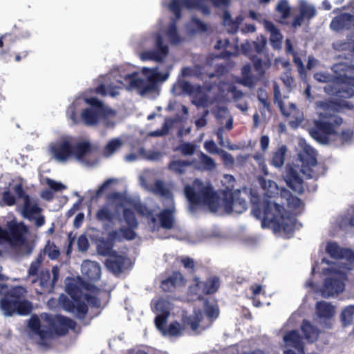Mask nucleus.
Here are the masks:
<instances>
[{
    "label": "nucleus",
    "mask_w": 354,
    "mask_h": 354,
    "mask_svg": "<svg viewBox=\"0 0 354 354\" xmlns=\"http://www.w3.org/2000/svg\"><path fill=\"white\" fill-rule=\"evenodd\" d=\"M252 212L254 217L261 219L263 228H271L274 234L282 231L289 235L294 232V224L284 207L268 198L254 205Z\"/></svg>",
    "instance_id": "1"
},
{
    "label": "nucleus",
    "mask_w": 354,
    "mask_h": 354,
    "mask_svg": "<svg viewBox=\"0 0 354 354\" xmlns=\"http://www.w3.org/2000/svg\"><path fill=\"white\" fill-rule=\"evenodd\" d=\"M76 326L77 323L68 317L47 313H41L40 318L35 315H32L28 324L29 329L41 340L53 336H65L70 330H74Z\"/></svg>",
    "instance_id": "2"
},
{
    "label": "nucleus",
    "mask_w": 354,
    "mask_h": 354,
    "mask_svg": "<svg viewBox=\"0 0 354 354\" xmlns=\"http://www.w3.org/2000/svg\"><path fill=\"white\" fill-rule=\"evenodd\" d=\"M185 195L192 205L207 206L212 211L216 212L220 207V198L211 184L205 185L199 179H195L193 185H186Z\"/></svg>",
    "instance_id": "3"
},
{
    "label": "nucleus",
    "mask_w": 354,
    "mask_h": 354,
    "mask_svg": "<svg viewBox=\"0 0 354 354\" xmlns=\"http://www.w3.org/2000/svg\"><path fill=\"white\" fill-rule=\"evenodd\" d=\"M25 292L26 289L18 286L4 294L0 299V308L5 316L27 315L31 313L32 306L30 301L24 299Z\"/></svg>",
    "instance_id": "4"
},
{
    "label": "nucleus",
    "mask_w": 354,
    "mask_h": 354,
    "mask_svg": "<svg viewBox=\"0 0 354 354\" xmlns=\"http://www.w3.org/2000/svg\"><path fill=\"white\" fill-rule=\"evenodd\" d=\"M266 44V38L261 35L255 41L247 42L243 46L244 53L252 62L254 69L260 78L265 76L266 70L271 66V59Z\"/></svg>",
    "instance_id": "5"
},
{
    "label": "nucleus",
    "mask_w": 354,
    "mask_h": 354,
    "mask_svg": "<svg viewBox=\"0 0 354 354\" xmlns=\"http://www.w3.org/2000/svg\"><path fill=\"white\" fill-rule=\"evenodd\" d=\"M142 73L147 77V80L138 77L137 72L127 74L124 77V80L129 83V88L138 89L142 95L156 91L158 82H164L169 77V73H160L158 68L144 67Z\"/></svg>",
    "instance_id": "6"
},
{
    "label": "nucleus",
    "mask_w": 354,
    "mask_h": 354,
    "mask_svg": "<svg viewBox=\"0 0 354 354\" xmlns=\"http://www.w3.org/2000/svg\"><path fill=\"white\" fill-rule=\"evenodd\" d=\"M66 292L71 299L64 294H61L58 298L59 305L65 311L74 313L78 319H84L88 313V308L82 299L84 295L81 290L75 285H69L66 287Z\"/></svg>",
    "instance_id": "7"
},
{
    "label": "nucleus",
    "mask_w": 354,
    "mask_h": 354,
    "mask_svg": "<svg viewBox=\"0 0 354 354\" xmlns=\"http://www.w3.org/2000/svg\"><path fill=\"white\" fill-rule=\"evenodd\" d=\"M299 158L301 162L300 171L307 179L317 180L321 175L326 172L324 167L317 163V153L310 146L305 147L299 153Z\"/></svg>",
    "instance_id": "8"
},
{
    "label": "nucleus",
    "mask_w": 354,
    "mask_h": 354,
    "mask_svg": "<svg viewBox=\"0 0 354 354\" xmlns=\"http://www.w3.org/2000/svg\"><path fill=\"white\" fill-rule=\"evenodd\" d=\"M194 284L189 286V291L192 295L198 296L201 299L203 295H212L215 293L221 285L220 279L217 276H211L205 281H201L198 277H194Z\"/></svg>",
    "instance_id": "9"
},
{
    "label": "nucleus",
    "mask_w": 354,
    "mask_h": 354,
    "mask_svg": "<svg viewBox=\"0 0 354 354\" xmlns=\"http://www.w3.org/2000/svg\"><path fill=\"white\" fill-rule=\"evenodd\" d=\"M8 227V243L12 247H19L25 245L28 248L27 254H29L32 252V249L28 247L25 234L28 230L27 226L22 222L21 223H10Z\"/></svg>",
    "instance_id": "10"
},
{
    "label": "nucleus",
    "mask_w": 354,
    "mask_h": 354,
    "mask_svg": "<svg viewBox=\"0 0 354 354\" xmlns=\"http://www.w3.org/2000/svg\"><path fill=\"white\" fill-rule=\"evenodd\" d=\"M344 279L345 276L342 273H335L326 278L321 288L322 296L328 298L342 292L345 288Z\"/></svg>",
    "instance_id": "11"
},
{
    "label": "nucleus",
    "mask_w": 354,
    "mask_h": 354,
    "mask_svg": "<svg viewBox=\"0 0 354 354\" xmlns=\"http://www.w3.org/2000/svg\"><path fill=\"white\" fill-rule=\"evenodd\" d=\"M310 136L322 144H327L329 142L330 135H337L333 124L323 121L315 120L313 127L309 130Z\"/></svg>",
    "instance_id": "12"
},
{
    "label": "nucleus",
    "mask_w": 354,
    "mask_h": 354,
    "mask_svg": "<svg viewBox=\"0 0 354 354\" xmlns=\"http://www.w3.org/2000/svg\"><path fill=\"white\" fill-rule=\"evenodd\" d=\"M169 54V47L163 42L162 37L157 35L155 49L143 51L140 57L142 60H153L161 62Z\"/></svg>",
    "instance_id": "13"
},
{
    "label": "nucleus",
    "mask_w": 354,
    "mask_h": 354,
    "mask_svg": "<svg viewBox=\"0 0 354 354\" xmlns=\"http://www.w3.org/2000/svg\"><path fill=\"white\" fill-rule=\"evenodd\" d=\"M333 71L336 74L333 77L335 84H348L354 86V66L346 63L335 64Z\"/></svg>",
    "instance_id": "14"
},
{
    "label": "nucleus",
    "mask_w": 354,
    "mask_h": 354,
    "mask_svg": "<svg viewBox=\"0 0 354 354\" xmlns=\"http://www.w3.org/2000/svg\"><path fill=\"white\" fill-rule=\"evenodd\" d=\"M51 277L50 273L48 269H41L39 272L38 280L41 290L44 292H51L55 286L56 282L58 280L59 276V268L57 266H55L52 268Z\"/></svg>",
    "instance_id": "15"
},
{
    "label": "nucleus",
    "mask_w": 354,
    "mask_h": 354,
    "mask_svg": "<svg viewBox=\"0 0 354 354\" xmlns=\"http://www.w3.org/2000/svg\"><path fill=\"white\" fill-rule=\"evenodd\" d=\"M50 151L53 156L61 162L73 157V145L68 139H63L51 145Z\"/></svg>",
    "instance_id": "16"
},
{
    "label": "nucleus",
    "mask_w": 354,
    "mask_h": 354,
    "mask_svg": "<svg viewBox=\"0 0 354 354\" xmlns=\"http://www.w3.org/2000/svg\"><path fill=\"white\" fill-rule=\"evenodd\" d=\"M284 180L291 189L298 194L304 192V180L300 176L297 168L287 165L284 173Z\"/></svg>",
    "instance_id": "17"
},
{
    "label": "nucleus",
    "mask_w": 354,
    "mask_h": 354,
    "mask_svg": "<svg viewBox=\"0 0 354 354\" xmlns=\"http://www.w3.org/2000/svg\"><path fill=\"white\" fill-rule=\"evenodd\" d=\"M183 283V274L179 271H174L170 276L161 281L160 287L165 292H174L177 287Z\"/></svg>",
    "instance_id": "18"
},
{
    "label": "nucleus",
    "mask_w": 354,
    "mask_h": 354,
    "mask_svg": "<svg viewBox=\"0 0 354 354\" xmlns=\"http://www.w3.org/2000/svg\"><path fill=\"white\" fill-rule=\"evenodd\" d=\"M93 150L94 147L89 140H81L73 145V157L80 161H83L85 157L93 153Z\"/></svg>",
    "instance_id": "19"
},
{
    "label": "nucleus",
    "mask_w": 354,
    "mask_h": 354,
    "mask_svg": "<svg viewBox=\"0 0 354 354\" xmlns=\"http://www.w3.org/2000/svg\"><path fill=\"white\" fill-rule=\"evenodd\" d=\"M354 26V15L350 13H342L334 17L330 24L332 30L340 31L344 29H350Z\"/></svg>",
    "instance_id": "20"
},
{
    "label": "nucleus",
    "mask_w": 354,
    "mask_h": 354,
    "mask_svg": "<svg viewBox=\"0 0 354 354\" xmlns=\"http://www.w3.org/2000/svg\"><path fill=\"white\" fill-rule=\"evenodd\" d=\"M106 114V113L86 108L82 111L81 120L86 126H95L105 117Z\"/></svg>",
    "instance_id": "21"
},
{
    "label": "nucleus",
    "mask_w": 354,
    "mask_h": 354,
    "mask_svg": "<svg viewBox=\"0 0 354 354\" xmlns=\"http://www.w3.org/2000/svg\"><path fill=\"white\" fill-rule=\"evenodd\" d=\"M265 28L270 33V42L274 49H279L281 46L283 36L278 28L270 21H265Z\"/></svg>",
    "instance_id": "22"
},
{
    "label": "nucleus",
    "mask_w": 354,
    "mask_h": 354,
    "mask_svg": "<svg viewBox=\"0 0 354 354\" xmlns=\"http://www.w3.org/2000/svg\"><path fill=\"white\" fill-rule=\"evenodd\" d=\"M111 257H113V258L106 261L107 268L115 274L121 273L124 267L127 258L122 255L117 254L115 251L113 252V254H111Z\"/></svg>",
    "instance_id": "23"
},
{
    "label": "nucleus",
    "mask_w": 354,
    "mask_h": 354,
    "mask_svg": "<svg viewBox=\"0 0 354 354\" xmlns=\"http://www.w3.org/2000/svg\"><path fill=\"white\" fill-rule=\"evenodd\" d=\"M301 330L308 342L313 343L317 340L320 331L310 321L307 319L303 320Z\"/></svg>",
    "instance_id": "24"
},
{
    "label": "nucleus",
    "mask_w": 354,
    "mask_h": 354,
    "mask_svg": "<svg viewBox=\"0 0 354 354\" xmlns=\"http://www.w3.org/2000/svg\"><path fill=\"white\" fill-rule=\"evenodd\" d=\"M283 340L288 346L297 349L298 351H302L304 348L301 337L298 331L292 330L286 333Z\"/></svg>",
    "instance_id": "25"
},
{
    "label": "nucleus",
    "mask_w": 354,
    "mask_h": 354,
    "mask_svg": "<svg viewBox=\"0 0 354 354\" xmlns=\"http://www.w3.org/2000/svg\"><path fill=\"white\" fill-rule=\"evenodd\" d=\"M100 267L96 262L88 261L82 266V273L90 281L97 280L100 277Z\"/></svg>",
    "instance_id": "26"
},
{
    "label": "nucleus",
    "mask_w": 354,
    "mask_h": 354,
    "mask_svg": "<svg viewBox=\"0 0 354 354\" xmlns=\"http://www.w3.org/2000/svg\"><path fill=\"white\" fill-rule=\"evenodd\" d=\"M174 209L171 208L163 209L157 215L160 221L161 227L166 230H170L174 227Z\"/></svg>",
    "instance_id": "27"
},
{
    "label": "nucleus",
    "mask_w": 354,
    "mask_h": 354,
    "mask_svg": "<svg viewBox=\"0 0 354 354\" xmlns=\"http://www.w3.org/2000/svg\"><path fill=\"white\" fill-rule=\"evenodd\" d=\"M316 312L320 318L330 319L335 313L334 306L325 301H317L316 304Z\"/></svg>",
    "instance_id": "28"
},
{
    "label": "nucleus",
    "mask_w": 354,
    "mask_h": 354,
    "mask_svg": "<svg viewBox=\"0 0 354 354\" xmlns=\"http://www.w3.org/2000/svg\"><path fill=\"white\" fill-rule=\"evenodd\" d=\"M332 88L333 93L339 99H349L354 95V86L348 84H335Z\"/></svg>",
    "instance_id": "29"
},
{
    "label": "nucleus",
    "mask_w": 354,
    "mask_h": 354,
    "mask_svg": "<svg viewBox=\"0 0 354 354\" xmlns=\"http://www.w3.org/2000/svg\"><path fill=\"white\" fill-rule=\"evenodd\" d=\"M287 152V147L286 145H281L277 149L272 152L270 158L269 159V164L276 168H281L285 160L286 153Z\"/></svg>",
    "instance_id": "30"
},
{
    "label": "nucleus",
    "mask_w": 354,
    "mask_h": 354,
    "mask_svg": "<svg viewBox=\"0 0 354 354\" xmlns=\"http://www.w3.org/2000/svg\"><path fill=\"white\" fill-rule=\"evenodd\" d=\"M41 211L42 209L36 201L32 203L30 196H26V201H24L22 211L25 218L31 220L33 218L34 214H39Z\"/></svg>",
    "instance_id": "31"
},
{
    "label": "nucleus",
    "mask_w": 354,
    "mask_h": 354,
    "mask_svg": "<svg viewBox=\"0 0 354 354\" xmlns=\"http://www.w3.org/2000/svg\"><path fill=\"white\" fill-rule=\"evenodd\" d=\"M278 105L280 108V111L281 113L286 116V117H290L292 115L293 118H295V120H292L290 122V124L293 126V124H295L296 125L298 124L299 122H301V118H298V109H297L296 106L290 103L288 106V109H286L284 106L283 102L282 101L277 102Z\"/></svg>",
    "instance_id": "32"
},
{
    "label": "nucleus",
    "mask_w": 354,
    "mask_h": 354,
    "mask_svg": "<svg viewBox=\"0 0 354 354\" xmlns=\"http://www.w3.org/2000/svg\"><path fill=\"white\" fill-rule=\"evenodd\" d=\"M326 251L331 258L341 259L344 258L348 250L340 248L335 242H330L326 245Z\"/></svg>",
    "instance_id": "33"
},
{
    "label": "nucleus",
    "mask_w": 354,
    "mask_h": 354,
    "mask_svg": "<svg viewBox=\"0 0 354 354\" xmlns=\"http://www.w3.org/2000/svg\"><path fill=\"white\" fill-rule=\"evenodd\" d=\"M282 198H286L288 207L292 210L299 209L303 205L301 200L297 196H293L290 191L283 189L281 191Z\"/></svg>",
    "instance_id": "34"
},
{
    "label": "nucleus",
    "mask_w": 354,
    "mask_h": 354,
    "mask_svg": "<svg viewBox=\"0 0 354 354\" xmlns=\"http://www.w3.org/2000/svg\"><path fill=\"white\" fill-rule=\"evenodd\" d=\"M258 180L261 188L266 191V194L268 198H271L275 193L277 194L278 185L274 181L266 180L263 176H259Z\"/></svg>",
    "instance_id": "35"
},
{
    "label": "nucleus",
    "mask_w": 354,
    "mask_h": 354,
    "mask_svg": "<svg viewBox=\"0 0 354 354\" xmlns=\"http://www.w3.org/2000/svg\"><path fill=\"white\" fill-rule=\"evenodd\" d=\"M317 106L325 111H337V106H342L348 109H353L354 108L353 104L348 102H317Z\"/></svg>",
    "instance_id": "36"
},
{
    "label": "nucleus",
    "mask_w": 354,
    "mask_h": 354,
    "mask_svg": "<svg viewBox=\"0 0 354 354\" xmlns=\"http://www.w3.org/2000/svg\"><path fill=\"white\" fill-rule=\"evenodd\" d=\"M191 165L192 162L189 160H171L168 165V169L175 174H183L185 172L186 168Z\"/></svg>",
    "instance_id": "37"
},
{
    "label": "nucleus",
    "mask_w": 354,
    "mask_h": 354,
    "mask_svg": "<svg viewBox=\"0 0 354 354\" xmlns=\"http://www.w3.org/2000/svg\"><path fill=\"white\" fill-rule=\"evenodd\" d=\"M152 192L155 194L159 195L167 199L172 198L171 192L165 186V183L162 180H158L154 183L152 187Z\"/></svg>",
    "instance_id": "38"
},
{
    "label": "nucleus",
    "mask_w": 354,
    "mask_h": 354,
    "mask_svg": "<svg viewBox=\"0 0 354 354\" xmlns=\"http://www.w3.org/2000/svg\"><path fill=\"white\" fill-rule=\"evenodd\" d=\"M95 217L99 221H108L111 223L115 218V214L107 207L103 206L97 211Z\"/></svg>",
    "instance_id": "39"
},
{
    "label": "nucleus",
    "mask_w": 354,
    "mask_h": 354,
    "mask_svg": "<svg viewBox=\"0 0 354 354\" xmlns=\"http://www.w3.org/2000/svg\"><path fill=\"white\" fill-rule=\"evenodd\" d=\"M122 140L119 138H113L109 140L104 147V154L106 157H109L113 154L122 145Z\"/></svg>",
    "instance_id": "40"
},
{
    "label": "nucleus",
    "mask_w": 354,
    "mask_h": 354,
    "mask_svg": "<svg viewBox=\"0 0 354 354\" xmlns=\"http://www.w3.org/2000/svg\"><path fill=\"white\" fill-rule=\"evenodd\" d=\"M203 319V315L201 310H194V314L187 318L185 323L190 326L192 330H196Z\"/></svg>",
    "instance_id": "41"
},
{
    "label": "nucleus",
    "mask_w": 354,
    "mask_h": 354,
    "mask_svg": "<svg viewBox=\"0 0 354 354\" xmlns=\"http://www.w3.org/2000/svg\"><path fill=\"white\" fill-rule=\"evenodd\" d=\"M127 204L133 207L134 209L141 216H145L147 217L151 216L153 212L149 209L147 207L140 202H136L132 198L127 200Z\"/></svg>",
    "instance_id": "42"
},
{
    "label": "nucleus",
    "mask_w": 354,
    "mask_h": 354,
    "mask_svg": "<svg viewBox=\"0 0 354 354\" xmlns=\"http://www.w3.org/2000/svg\"><path fill=\"white\" fill-rule=\"evenodd\" d=\"M222 202L225 212L227 214L232 213L233 212L234 199V194L231 191H224L223 192Z\"/></svg>",
    "instance_id": "43"
},
{
    "label": "nucleus",
    "mask_w": 354,
    "mask_h": 354,
    "mask_svg": "<svg viewBox=\"0 0 354 354\" xmlns=\"http://www.w3.org/2000/svg\"><path fill=\"white\" fill-rule=\"evenodd\" d=\"M354 305H350L345 307L340 315L341 322L344 326L350 325L353 319Z\"/></svg>",
    "instance_id": "44"
},
{
    "label": "nucleus",
    "mask_w": 354,
    "mask_h": 354,
    "mask_svg": "<svg viewBox=\"0 0 354 354\" xmlns=\"http://www.w3.org/2000/svg\"><path fill=\"white\" fill-rule=\"evenodd\" d=\"M122 215L124 221L127 226L131 227H138V221L136 218L134 212L131 209L124 208Z\"/></svg>",
    "instance_id": "45"
},
{
    "label": "nucleus",
    "mask_w": 354,
    "mask_h": 354,
    "mask_svg": "<svg viewBox=\"0 0 354 354\" xmlns=\"http://www.w3.org/2000/svg\"><path fill=\"white\" fill-rule=\"evenodd\" d=\"M199 159L200 163L205 170L212 171L216 167L214 160L203 152L199 155Z\"/></svg>",
    "instance_id": "46"
},
{
    "label": "nucleus",
    "mask_w": 354,
    "mask_h": 354,
    "mask_svg": "<svg viewBox=\"0 0 354 354\" xmlns=\"http://www.w3.org/2000/svg\"><path fill=\"white\" fill-rule=\"evenodd\" d=\"M153 309L160 314L169 315V302L164 298H160L154 303Z\"/></svg>",
    "instance_id": "47"
},
{
    "label": "nucleus",
    "mask_w": 354,
    "mask_h": 354,
    "mask_svg": "<svg viewBox=\"0 0 354 354\" xmlns=\"http://www.w3.org/2000/svg\"><path fill=\"white\" fill-rule=\"evenodd\" d=\"M258 100L262 104V107L259 108L262 115L265 114L266 111H271V104L268 100V94L266 92L259 93Z\"/></svg>",
    "instance_id": "48"
},
{
    "label": "nucleus",
    "mask_w": 354,
    "mask_h": 354,
    "mask_svg": "<svg viewBox=\"0 0 354 354\" xmlns=\"http://www.w3.org/2000/svg\"><path fill=\"white\" fill-rule=\"evenodd\" d=\"M196 145L190 142H183L180 144L176 150L180 151L183 156H192L196 151Z\"/></svg>",
    "instance_id": "49"
},
{
    "label": "nucleus",
    "mask_w": 354,
    "mask_h": 354,
    "mask_svg": "<svg viewBox=\"0 0 354 354\" xmlns=\"http://www.w3.org/2000/svg\"><path fill=\"white\" fill-rule=\"evenodd\" d=\"M86 102L91 107L88 109H95L103 113H106V108L102 101L96 97H90L86 99Z\"/></svg>",
    "instance_id": "50"
},
{
    "label": "nucleus",
    "mask_w": 354,
    "mask_h": 354,
    "mask_svg": "<svg viewBox=\"0 0 354 354\" xmlns=\"http://www.w3.org/2000/svg\"><path fill=\"white\" fill-rule=\"evenodd\" d=\"M277 10L281 14L283 19H287L290 15V8L286 0H282L279 2L276 8Z\"/></svg>",
    "instance_id": "51"
},
{
    "label": "nucleus",
    "mask_w": 354,
    "mask_h": 354,
    "mask_svg": "<svg viewBox=\"0 0 354 354\" xmlns=\"http://www.w3.org/2000/svg\"><path fill=\"white\" fill-rule=\"evenodd\" d=\"M353 44L346 41L337 40L333 43L332 46L334 50L337 51L348 50L351 52Z\"/></svg>",
    "instance_id": "52"
},
{
    "label": "nucleus",
    "mask_w": 354,
    "mask_h": 354,
    "mask_svg": "<svg viewBox=\"0 0 354 354\" xmlns=\"http://www.w3.org/2000/svg\"><path fill=\"white\" fill-rule=\"evenodd\" d=\"M181 5L182 1L171 0L169 5V10L174 14L176 19L181 17Z\"/></svg>",
    "instance_id": "53"
},
{
    "label": "nucleus",
    "mask_w": 354,
    "mask_h": 354,
    "mask_svg": "<svg viewBox=\"0 0 354 354\" xmlns=\"http://www.w3.org/2000/svg\"><path fill=\"white\" fill-rule=\"evenodd\" d=\"M169 315L160 314L158 315L155 318V324L156 328L162 331L164 334H166V329L165 328V325L166 324L167 318Z\"/></svg>",
    "instance_id": "54"
},
{
    "label": "nucleus",
    "mask_w": 354,
    "mask_h": 354,
    "mask_svg": "<svg viewBox=\"0 0 354 354\" xmlns=\"http://www.w3.org/2000/svg\"><path fill=\"white\" fill-rule=\"evenodd\" d=\"M137 227H126L120 228V232L122 236L127 240H133L136 237V233L134 231Z\"/></svg>",
    "instance_id": "55"
},
{
    "label": "nucleus",
    "mask_w": 354,
    "mask_h": 354,
    "mask_svg": "<svg viewBox=\"0 0 354 354\" xmlns=\"http://www.w3.org/2000/svg\"><path fill=\"white\" fill-rule=\"evenodd\" d=\"M66 115L73 124H78L81 119V118H79L74 105H71L68 107L66 110Z\"/></svg>",
    "instance_id": "56"
},
{
    "label": "nucleus",
    "mask_w": 354,
    "mask_h": 354,
    "mask_svg": "<svg viewBox=\"0 0 354 354\" xmlns=\"http://www.w3.org/2000/svg\"><path fill=\"white\" fill-rule=\"evenodd\" d=\"M77 245L79 251L86 252L89 247V243L87 237L84 234L80 235L78 237Z\"/></svg>",
    "instance_id": "57"
},
{
    "label": "nucleus",
    "mask_w": 354,
    "mask_h": 354,
    "mask_svg": "<svg viewBox=\"0 0 354 354\" xmlns=\"http://www.w3.org/2000/svg\"><path fill=\"white\" fill-rule=\"evenodd\" d=\"M225 165H233L234 164V158L232 154L227 153L223 149H220L218 153Z\"/></svg>",
    "instance_id": "58"
},
{
    "label": "nucleus",
    "mask_w": 354,
    "mask_h": 354,
    "mask_svg": "<svg viewBox=\"0 0 354 354\" xmlns=\"http://www.w3.org/2000/svg\"><path fill=\"white\" fill-rule=\"evenodd\" d=\"M127 199H131V198L126 197L124 194L118 192H112L108 196V200L113 202L119 201L127 203Z\"/></svg>",
    "instance_id": "59"
},
{
    "label": "nucleus",
    "mask_w": 354,
    "mask_h": 354,
    "mask_svg": "<svg viewBox=\"0 0 354 354\" xmlns=\"http://www.w3.org/2000/svg\"><path fill=\"white\" fill-rule=\"evenodd\" d=\"M2 201L5 205L12 206L16 203L15 197L10 191H5L2 194Z\"/></svg>",
    "instance_id": "60"
},
{
    "label": "nucleus",
    "mask_w": 354,
    "mask_h": 354,
    "mask_svg": "<svg viewBox=\"0 0 354 354\" xmlns=\"http://www.w3.org/2000/svg\"><path fill=\"white\" fill-rule=\"evenodd\" d=\"M300 14L304 18L311 19L316 15V10L313 6H304L300 9Z\"/></svg>",
    "instance_id": "61"
},
{
    "label": "nucleus",
    "mask_w": 354,
    "mask_h": 354,
    "mask_svg": "<svg viewBox=\"0 0 354 354\" xmlns=\"http://www.w3.org/2000/svg\"><path fill=\"white\" fill-rule=\"evenodd\" d=\"M82 299L86 302H87L88 304L93 307L99 308L100 306V299L93 295H91L90 294H85L84 295Z\"/></svg>",
    "instance_id": "62"
},
{
    "label": "nucleus",
    "mask_w": 354,
    "mask_h": 354,
    "mask_svg": "<svg viewBox=\"0 0 354 354\" xmlns=\"http://www.w3.org/2000/svg\"><path fill=\"white\" fill-rule=\"evenodd\" d=\"M205 149L210 153H219L220 149H218L215 142L212 140H207L204 142Z\"/></svg>",
    "instance_id": "63"
},
{
    "label": "nucleus",
    "mask_w": 354,
    "mask_h": 354,
    "mask_svg": "<svg viewBox=\"0 0 354 354\" xmlns=\"http://www.w3.org/2000/svg\"><path fill=\"white\" fill-rule=\"evenodd\" d=\"M180 326L177 322L171 323L167 330H166V333H167L170 336H176L180 334Z\"/></svg>",
    "instance_id": "64"
}]
</instances>
